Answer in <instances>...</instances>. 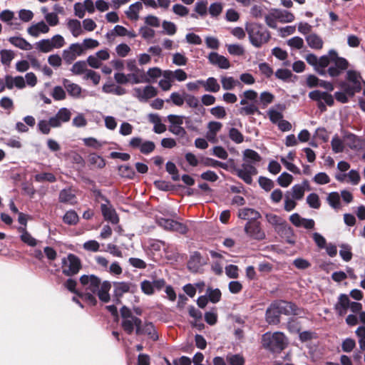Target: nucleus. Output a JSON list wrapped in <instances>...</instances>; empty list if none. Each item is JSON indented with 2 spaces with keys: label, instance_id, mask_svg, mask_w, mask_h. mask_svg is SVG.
Returning a JSON list of instances; mask_svg holds the SVG:
<instances>
[{
  "label": "nucleus",
  "instance_id": "6ab92c4d",
  "mask_svg": "<svg viewBox=\"0 0 365 365\" xmlns=\"http://www.w3.org/2000/svg\"><path fill=\"white\" fill-rule=\"evenodd\" d=\"M135 333L138 335H147L148 338L153 341H157L158 339V334L154 325L151 322H145L143 324L141 323L140 325L138 327V329H136Z\"/></svg>",
  "mask_w": 365,
  "mask_h": 365
},
{
  "label": "nucleus",
  "instance_id": "2eb2a0df",
  "mask_svg": "<svg viewBox=\"0 0 365 365\" xmlns=\"http://www.w3.org/2000/svg\"><path fill=\"white\" fill-rule=\"evenodd\" d=\"M129 146L132 148H138L141 153L148 155L155 148V145L153 141L143 140L140 137H133L129 141Z\"/></svg>",
  "mask_w": 365,
  "mask_h": 365
},
{
  "label": "nucleus",
  "instance_id": "603ef678",
  "mask_svg": "<svg viewBox=\"0 0 365 365\" xmlns=\"http://www.w3.org/2000/svg\"><path fill=\"white\" fill-rule=\"evenodd\" d=\"M289 192V195L292 196L294 199L300 200L303 198L305 191L303 190L302 186L299 185V184H296Z\"/></svg>",
  "mask_w": 365,
  "mask_h": 365
},
{
  "label": "nucleus",
  "instance_id": "f3484780",
  "mask_svg": "<svg viewBox=\"0 0 365 365\" xmlns=\"http://www.w3.org/2000/svg\"><path fill=\"white\" fill-rule=\"evenodd\" d=\"M331 66L326 69L327 74L331 77H337L340 76L349 67V62L344 58H337L333 62H331Z\"/></svg>",
  "mask_w": 365,
  "mask_h": 365
},
{
  "label": "nucleus",
  "instance_id": "1a4fd4ad",
  "mask_svg": "<svg viewBox=\"0 0 365 365\" xmlns=\"http://www.w3.org/2000/svg\"><path fill=\"white\" fill-rule=\"evenodd\" d=\"M309 97L312 101L317 102V107L321 112H324L327 110V106H332L334 103L333 96L325 91H312L309 93Z\"/></svg>",
  "mask_w": 365,
  "mask_h": 365
},
{
  "label": "nucleus",
  "instance_id": "e2e57ef3",
  "mask_svg": "<svg viewBox=\"0 0 365 365\" xmlns=\"http://www.w3.org/2000/svg\"><path fill=\"white\" fill-rule=\"evenodd\" d=\"M206 294L209 300L212 303H217L220 300L221 292L219 289H212L209 287L207 289Z\"/></svg>",
  "mask_w": 365,
  "mask_h": 365
},
{
  "label": "nucleus",
  "instance_id": "3c124183",
  "mask_svg": "<svg viewBox=\"0 0 365 365\" xmlns=\"http://www.w3.org/2000/svg\"><path fill=\"white\" fill-rule=\"evenodd\" d=\"M2 64L9 66L14 59L15 54L11 50L3 49L0 51Z\"/></svg>",
  "mask_w": 365,
  "mask_h": 365
},
{
  "label": "nucleus",
  "instance_id": "338daca9",
  "mask_svg": "<svg viewBox=\"0 0 365 365\" xmlns=\"http://www.w3.org/2000/svg\"><path fill=\"white\" fill-rule=\"evenodd\" d=\"M313 181L317 185H325L330 182V178L326 173L321 172L315 175Z\"/></svg>",
  "mask_w": 365,
  "mask_h": 365
},
{
  "label": "nucleus",
  "instance_id": "a19ab883",
  "mask_svg": "<svg viewBox=\"0 0 365 365\" xmlns=\"http://www.w3.org/2000/svg\"><path fill=\"white\" fill-rule=\"evenodd\" d=\"M141 9L142 4L140 2H135L130 5L125 14L129 19L137 20L138 19V12Z\"/></svg>",
  "mask_w": 365,
  "mask_h": 365
},
{
  "label": "nucleus",
  "instance_id": "20e7f679",
  "mask_svg": "<svg viewBox=\"0 0 365 365\" xmlns=\"http://www.w3.org/2000/svg\"><path fill=\"white\" fill-rule=\"evenodd\" d=\"M287 344V337L280 331L266 332L262 336V346L272 352H280L286 348Z\"/></svg>",
  "mask_w": 365,
  "mask_h": 365
},
{
  "label": "nucleus",
  "instance_id": "6e6d98bb",
  "mask_svg": "<svg viewBox=\"0 0 365 365\" xmlns=\"http://www.w3.org/2000/svg\"><path fill=\"white\" fill-rule=\"evenodd\" d=\"M293 180V177L292 175L284 172L277 178L278 184L283 187H287Z\"/></svg>",
  "mask_w": 365,
  "mask_h": 365
},
{
  "label": "nucleus",
  "instance_id": "9b49d317",
  "mask_svg": "<svg viewBox=\"0 0 365 365\" xmlns=\"http://www.w3.org/2000/svg\"><path fill=\"white\" fill-rule=\"evenodd\" d=\"M305 60L321 76L327 75L326 68L329 65V56H322L318 58L314 53H309L305 56Z\"/></svg>",
  "mask_w": 365,
  "mask_h": 365
},
{
  "label": "nucleus",
  "instance_id": "6e6552de",
  "mask_svg": "<svg viewBox=\"0 0 365 365\" xmlns=\"http://www.w3.org/2000/svg\"><path fill=\"white\" fill-rule=\"evenodd\" d=\"M65 44L64 38L60 34H56L51 38L42 39L36 42V48L41 52L48 53L53 49L62 48Z\"/></svg>",
  "mask_w": 365,
  "mask_h": 365
},
{
  "label": "nucleus",
  "instance_id": "bf43d9fd",
  "mask_svg": "<svg viewBox=\"0 0 365 365\" xmlns=\"http://www.w3.org/2000/svg\"><path fill=\"white\" fill-rule=\"evenodd\" d=\"M170 101H171L173 103V104L177 106H182L185 102V93H183V95H181L178 92L172 93L170 96V98L165 100V101L168 103L170 102Z\"/></svg>",
  "mask_w": 365,
  "mask_h": 365
},
{
  "label": "nucleus",
  "instance_id": "4468645a",
  "mask_svg": "<svg viewBox=\"0 0 365 365\" xmlns=\"http://www.w3.org/2000/svg\"><path fill=\"white\" fill-rule=\"evenodd\" d=\"M156 223L166 230L175 231L180 234H185L187 231V228L184 224L172 219L157 217Z\"/></svg>",
  "mask_w": 365,
  "mask_h": 365
},
{
  "label": "nucleus",
  "instance_id": "b1692460",
  "mask_svg": "<svg viewBox=\"0 0 365 365\" xmlns=\"http://www.w3.org/2000/svg\"><path fill=\"white\" fill-rule=\"evenodd\" d=\"M141 324V319L135 316H132L129 318L122 319L121 326L123 330L128 334H131L134 329H138Z\"/></svg>",
  "mask_w": 365,
  "mask_h": 365
},
{
  "label": "nucleus",
  "instance_id": "4be33fe9",
  "mask_svg": "<svg viewBox=\"0 0 365 365\" xmlns=\"http://www.w3.org/2000/svg\"><path fill=\"white\" fill-rule=\"evenodd\" d=\"M350 306V299L346 294H341L338 297L337 302L334 305V309L339 316L346 314Z\"/></svg>",
  "mask_w": 365,
  "mask_h": 365
},
{
  "label": "nucleus",
  "instance_id": "9d476101",
  "mask_svg": "<svg viewBox=\"0 0 365 365\" xmlns=\"http://www.w3.org/2000/svg\"><path fill=\"white\" fill-rule=\"evenodd\" d=\"M81 267L80 259L73 254H69L62 259V272L68 277L77 274Z\"/></svg>",
  "mask_w": 365,
  "mask_h": 365
},
{
  "label": "nucleus",
  "instance_id": "c03bdc74",
  "mask_svg": "<svg viewBox=\"0 0 365 365\" xmlns=\"http://www.w3.org/2000/svg\"><path fill=\"white\" fill-rule=\"evenodd\" d=\"M88 70L87 68V63L84 61L76 62L71 68V71L75 75L86 74Z\"/></svg>",
  "mask_w": 365,
  "mask_h": 365
},
{
  "label": "nucleus",
  "instance_id": "864d4df0",
  "mask_svg": "<svg viewBox=\"0 0 365 365\" xmlns=\"http://www.w3.org/2000/svg\"><path fill=\"white\" fill-rule=\"evenodd\" d=\"M63 220L66 224L76 225L78 222V216L74 210H69L64 215Z\"/></svg>",
  "mask_w": 365,
  "mask_h": 365
},
{
  "label": "nucleus",
  "instance_id": "a878e982",
  "mask_svg": "<svg viewBox=\"0 0 365 365\" xmlns=\"http://www.w3.org/2000/svg\"><path fill=\"white\" fill-rule=\"evenodd\" d=\"M48 31L49 27L43 21L34 24L27 29L28 34L34 37H38L40 34H46Z\"/></svg>",
  "mask_w": 365,
  "mask_h": 365
},
{
  "label": "nucleus",
  "instance_id": "cd10ccee",
  "mask_svg": "<svg viewBox=\"0 0 365 365\" xmlns=\"http://www.w3.org/2000/svg\"><path fill=\"white\" fill-rule=\"evenodd\" d=\"M14 19V13L9 9H5L0 13V20L6 23L12 29H19L20 24L13 21Z\"/></svg>",
  "mask_w": 365,
  "mask_h": 365
},
{
  "label": "nucleus",
  "instance_id": "ddd939ff",
  "mask_svg": "<svg viewBox=\"0 0 365 365\" xmlns=\"http://www.w3.org/2000/svg\"><path fill=\"white\" fill-rule=\"evenodd\" d=\"M254 165L244 161L241 168H235L237 175L248 185L252 182V175L257 173V170Z\"/></svg>",
  "mask_w": 365,
  "mask_h": 365
},
{
  "label": "nucleus",
  "instance_id": "423d86ee",
  "mask_svg": "<svg viewBox=\"0 0 365 365\" xmlns=\"http://www.w3.org/2000/svg\"><path fill=\"white\" fill-rule=\"evenodd\" d=\"M265 218L281 237L285 238L289 243H293L291 238L294 235V232L285 220L272 213L266 214Z\"/></svg>",
  "mask_w": 365,
  "mask_h": 365
},
{
  "label": "nucleus",
  "instance_id": "7ed1b4c3",
  "mask_svg": "<svg viewBox=\"0 0 365 365\" xmlns=\"http://www.w3.org/2000/svg\"><path fill=\"white\" fill-rule=\"evenodd\" d=\"M245 31L248 34L250 43L255 48L262 47L271 38L270 32L261 24L247 23Z\"/></svg>",
  "mask_w": 365,
  "mask_h": 365
},
{
  "label": "nucleus",
  "instance_id": "0eeeda50",
  "mask_svg": "<svg viewBox=\"0 0 365 365\" xmlns=\"http://www.w3.org/2000/svg\"><path fill=\"white\" fill-rule=\"evenodd\" d=\"M258 94L253 90L245 91L242 95V99L240 102L243 106L239 109V113L244 115H251L259 113L257 106L258 102Z\"/></svg>",
  "mask_w": 365,
  "mask_h": 365
},
{
  "label": "nucleus",
  "instance_id": "4c0bfd02",
  "mask_svg": "<svg viewBox=\"0 0 365 365\" xmlns=\"http://www.w3.org/2000/svg\"><path fill=\"white\" fill-rule=\"evenodd\" d=\"M222 124L217 121H211L207 125L208 132L207 138L209 140H212L215 138L216 134L220 130Z\"/></svg>",
  "mask_w": 365,
  "mask_h": 365
},
{
  "label": "nucleus",
  "instance_id": "f704fd0d",
  "mask_svg": "<svg viewBox=\"0 0 365 365\" xmlns=\"http://www.w3.org/2000/svg\"><path fill=\"white\" fill-rule=\"evenodd\" d=\"M18 231L21 233L20 238L24 243L30 247H35L37 245L38 240L31 236L25 227H19Z\"/></svg>",
  "mask_w": 365,
  "mask_h": 365
},
{
  "label": "nucleus",
  "instance_id": "69168bd1",
  "mask_svg": "<svg viewBox=\"0 0 365 365\" xmlns=\"http://www.w3.org/2000/svg\"><path fill=\"white\" fill-rule=\"evenodd\" d=\"M139 34L143 38L149 40L155 36V31L153 29L144 26L140 28Z\"/></svg>",
  "mask_w": 365,
  "mask_h": 365
},
{
  "label": "nucleus",
  "instance_id": "72a5a7b5",
  "mask_svg": "<svg viewBox=\"0 0 365 365\" xmlns=\"http://www.w3.org/2000/svg\"><path fill=\"white\" fill-rule=\"evenodd\" d=\"M200 83L201 86H202L207 92L217 93L220 89V86L217 79L213 77H210L205 81L202 80Z\"/></svg>",
  "mask_w": 365,
  "mask_h": 365
},
{
  "label": "nucleus",
  "instance_id": "37998d69",
  "mask_svg": "<svg viewBox=\"0 0 365 365\" xmlns=\"http://www.w3.org/2000/svg\"><path fill=\"white\" fill-rule=\"evenodd\" d=\"M327 202L334 209L338 210L341 207L340 195L337 192H330L327 197Z\"/></svg>",
  "mask_w": 365,
  "mask_h": 365
},
{
  "label": "nucleus",
  "instance_id": "de8ad7c7",
  "mask_svg": "<svg viewBox=\"0 0 365 365\" xmlns=\"http://www.w3.org/2000/svg\"><path fill=\"white\" fill-rule=\"evenodd\" d=\"M331 148L334 153H342L344 149V145L341 139L337 135H335L331 140Z\"/></svg>",
  "mask_w": 365,
  "mask_h": 365
},
{
  "label": "nucleus",
  "instance_id": "58836bf2",
  "mask_svg": "<svg viewBox=\"0 0 365 365\" xmlns=\"http://www.w3.org/2000/svg\"><path fill=\"white\" fill-rule=\"evenodd\" d=\"M243 160L245 162L256 164L261 160V156L254 150L246 149L243 152Z\"/></svg>",
  "mask_w": 365,
  "mask_h": 365
},
{
  "label": "nucleus",
  "instance_id": "5701e85b",
  "mask_svg": "<svg viewBox=\"0 0 365 365\" xmlns=\"http://www.w3.org/2000/svg\"><path fill=\"white\" fill-rule=\"evenodd\" d=\"M208 60L210 63L217 66L222 69H227L230 66V63L228 59L216 52H211L209 54Z\"/></svg>",
  "mask_w": 365,
  "mask_h": 365
},
{
  "label": "nucleus",
  "instance_id": "5fc2aeb1",
  "mask_svg": "<svg viewBox=\"0 0 365 365\" xmlns=\"http://www.w3.org/2000/svg\"><path fill=\"white\" fill-rule=\"evenodd\" d=\"M307 203L310 207L314 209H319L321 206L319 195L314 192L310 193L307 195Z\"/></svg>",
  "mask_w": 365,
  "mask_h": 365
},
{
  "label": "nucleus",
  "instance_id": "f257e3e1",
  "mask_svg": "<svg viewBox=\"0 0 365 365\" xmlns=\"http://www.w3.org/2000/svg\"><path fill=\"white\" fill-rule=\"evenodd\" d=\"M80 283L82 286L83 292L78 296L88 302L91 305H96L97 299L96 294L99 299L105 303L110 301L109 291L111 284L108 281L101 283L99 277L94 274L83 275L80 277Z\"/></svg>",
  "mask_w": 365,
  "mask_h": 365
},
{
  "label": "nucleus",
  "instance_id": "774afa93",
  "mask_svg": "<svg viewBox=\"0 0 365 365\" xmlns=\"http://www.w3.org/2000/svg\"><path fill=\"white\" fill-rule=\"evenodd\" d=\"M162 26L165 33L168 35L173 36L176 33L177 27L173 22L163 21L162 23Z\"/></svg>",
  "mask_w": 365,
  "mask_h": 365
},
{
  "label": "nucleus",
  "instance_id": "e433bc0d",
  "mask_svg": "<svg viewBox=\"0 0 365 365\" xmlns=\"http://www.w3.org/2000/svg\"><path fill=\"white\" fill-rule=\"evenodd\" d=\"M201 260V255L198 252H194L190 255V259L188 261V268L193 272L197 271L199 267L202 265Z\"/></svg>",
  "mask_w": 365,
  "mask_h": 365
},
{
  "label": "nucleus",
  "instance_id": "c756f323",
  "mask_svg": "<svg viewBox=\"0 0 365 365\" xmlns=\"http://www.w3.org/2000/svg\"><path fill=\"white\" fill-rule=\"evenodd\" d=\"M272 9L275 14L274 16L277 18V20L280 23H282V24L291 23L295 19L294 15L292 12H290L287 10H283V9Z\"/></svg>",
  "mask_w": 365,
  "mask_h": 365
},
{
  "label": "nucleus",
  "instance_id": "c9c22d12",
  "mask_svg": "<svg viewBox=\"0 0 365 365\" xmlns=\"http://www.w3.org/2000/svg\"><path fill=\"white\" fill-rule=\"evenodd\" d=\"M9 41L14 46L24 50L29 51L32 48V46L26 39L19 36H13L9 38Z\"/></svg>",
  "mask_w": 365,
  "mask_h": 365
},
{
  "label": "nucleus",
  "instance_id": "f03ea898",
  "mask_svg": "<svg viewBox=\"0 0 365 365\" xmlns=\"http://www.w3.org/2000/svg\"><path fill=\"white\" fill-rule=\"evenodd\" d=\"M297 307L292 302L282 301L272 305L266 311V320L270 324H277L279 322L281 314L285 315L298 314Z\"/></svg>",
  "mask_w": 365,
  "mask_h": 365
},
{
  "label": "nucleus",
  "instance_id": "dca6fc26",
  "mask_svg": "<svg viewBox=\"0 0 365 365\" xmlns=\"http://www.w3.org/2000/svg\"><path fill=\"white\" fill-rule=\"evenodd\" d=\"M84 48L78 43H74L63 51L62 57L67 64H71L78 56L83 54Z\"/></svg>",
  "mask_w": 365,
  "mask_h": 365
},
{
  "label": "nucleus",
  "instance_id": "49530a36",
  "mask_svg": "<svg viewBox=\"0 0 365 365\" xmlns=\"http://www.w3.org/2000/svg\"><path fill=\"white\" fill-rule=\"evenodd\" d=\"M226 361L229 365H245V362L244 357L239 354H227L226 356Z\"/></svg>",
  "mask_w": 365,
  "mask_h": 365
},
{
  "label": "nucleus",
  "instance_id": "393cba45",
  "mask_svg": "<svg viewBox=\"0 0 365 365\" xmlns=\"http://www.w3.org/2000/svg\"><path fill=\"white\" fill-rule=\"evenodd\" d=\"M114 287V297L116 303H119L120 298L125 294L129 292L130 284L125 282H115L113 283Z\"/></svg>",
  "mask_w": 365,
  "mask_h": 365
},
{
  "label": "nucleus",
  "instance_id": "473e14b6",
  "mask_svg": "<svg viewBox=\"0 0 365 365\" xmlns=\"http://www.w3.org/2000/svg\"><path fill=\"white\" fill-rule=\"evenodd\" d=\"M59 201L63 203L74 205L76 197L71 188L63 189L59 193Z\"/></svg>",
  "mask_w": 365,
  "mask_h": 365
},
{
  "label": "nucleus",
  "instance_id": "8fccbe9b",
  "mask_svg": "<svg viewBox=\"0 0 365 365\" xmlns=\"http://www.w3.org/2000/svg\"><path fill=\"white\" fill-rule=\"evenodd\" d=\"M34 179L38 182H53L56 180V176L51 173H41L36 174Z\"/></svg>",
  "mask_w": 365,
  "mask_h": 365
},
{
  "label": "nucleus",
  "instance_id": "2f4dec72",
  "mask_svg": "<svg viewBox=\"0 0 365 365\" xmlns=\"http://www.w3.org/2000/svg\"><path fill=\"white\" fill-rule=\"evenodd\" d=\"M149 121L154 125L153 131L155 133H163L166 130V126L161 122V118L158 114L150 113L148 115Z\"/></svg>",
  "mask_w": 365,
  "mask_h": 365
},
{
  "label": "nucleus",
  "instance_id": "aec40b11",
  "mask_svg": "<svg viewBox=\"0 0 365 365\" xmlns=\"http://www.w3.org/2000/svg\"><path fill=\"white\" fill-rule=\"evenodd\" d=\"M101 210L104 219L116 225L119 222V217L112 205L108 203H103L101 205Z\"/></svg>",
  "mask_w": 365,
  "mask_h": 365
},
{
  "label": "nucleus",
  "instance_id": "412c9836",
  "mask_svg": "<svg viewBox=\"0 0 365 365\" xmlns=\"http://www.w3.org/2000/svg\"><path fill=\"white\" fill-rule=\"evenodd\" d=\"M185 102L188 107L195 110V114L203 115L205 113V109L195 96L185 93Z\"/></svg>",
  "mask_w": 365,
  "mask_h": 365
},
{
  "label": "nucleus",
  "instance_id": "13d9d810",
  "mask_svg": "<svg viewBox=\"0 0 365 365\" xmlns=\"http://www.w3.org/2000/svg\"><path fill=\"white\" fill-rule=\"evenodd\" d=\"M238 82L231 76L221 78V83L224 90H232Z\"/></svg>",
  "mask_w": 365,
  "mask_h": 365
},
{
  "label": "nucleus",
  "instance_id": "f8f14e48",
  "mask_svg": "<svg viewBox=\"0 0 365 365\" xmlns=\"http://www.w3.org/2000/svg\"><path fill=\"white\" fill-rule=\"evenodd\" d=\"M244 230L246 235L252 240L260 241L265 239V232L257 220L247 222Z\"/></svg>",
  "mask_w": 365,
  "mask_h": 365
},
{
  "label": "nucleus",
  "instance_id": "39448f33",
  "mask_svg": "<svg viewBox=\"0 0 365 365\" xmlns=\"http://www.w3.org/2000/svg\"><path fill=\"white\" fill-rule=\"evenodd\" d=\"M346 79V81H341L339 86L349 97H353L355 93L360 92L362 89V83L365 84L360 73L355 70H348Z\"/></svg>",
  "mask_w": 365,
  "mask_h": 365
},
{
  "label": "nucleus",
  "instance_id": "052dcab7",
  "mask_svg": "<svg viewBox=\"0 0 365 365\" xmlns=\"http://www.w3.org/2000/svg\"><path fill=\"white\" fill-rule=\"evenodd\" d=\"M296 200H297L294 199L292 196L289 195V192H287L284 195V210L287 212L293 210L297 206Z\"/></svg>",
  "mask_w": 365,
  "mask_h": 365
},
{
  "label": "nucleus",
  "instance_id": "7c9ffc66",
  "mask_svg": "<svg viewBox=\"0 0 365 365\" xmlns=\"http://www.w3.org/2000/svg\"><path fill=\"white\" fill-rule=\"evenodd\" d=\"M238 217L242 220H257L261 217L260 213L252 208H243L239 210Z\"/></svg>",
  "mask_w": 365,
  "mask_h": 365
},
{
  "label": "nucleus",
  "instance_id": "a18cd8bd",
  "mask_svg": "<svg viewBox=\"0 0 365 365\" xmlns=\"http://www.w3.org/2000/svg\"><path fill=\"white\" fill-rule=\"evenodd\" d=\"M339 255L345 262H349L352 258L351 247L348 244L340 245Z\"/></svg>",
  "mask_w": 365,
  "mask_h": 365
},
{
  "label": "nucleus",
  "instance_id": "4d7b16f0",
  "mask_svg": "<svg viewBox=\"0 0 365 365\" xmlns=\"http://www.w3.org/2000/svg\"><path fill=\"white\" fill-rule=\"evenodd\" d=\"M287 44L294 49L299 50L304 47V40L299 36H294L287 41Z\"/></svg>",
  "mask_w": 365,
  "mask_h": 365
},
{
  "label": "nucleus",
  "instance_id": "09e8293b",
  "mask_svg": "<svg viewBox=\"0 0 365 365\" xmlns=\"http://www.w3.org/2000/svg\"><path fill=\"white\" fill-rule=\"evenodd\" d=\"M88 161L91 165H93L98 168H102L106 165L104 159L96 153H91L89 155Z\"/></svg>",
  "mask_w": 365,
  "mask_h": 365
},
{
  "label": "nucleus",
  "instance_id": "0e129e2a",
  "mask_svg": "<svg viewBox=\"0 0 365 365\" xmlns=\"http://www.w3.org/2000/svg\"><path fill=\"white\" fill-rule=\"evenodd\" d=\"M207 2L206 1H197L194 11L199 14L200 16H205L207 14Z\"/></svg>",
  "mask_w": 365,
  "mask_h": 365
},
{
  "label": "nucleus",
  "instance_id": "bb28decb",
  "mask_svg": "<svg viewBox=\"0 0 365 365\" xmlns=\"http://www.w3.org/2000/svg\"><path fill=\"white\" fill-rule=\"evenodd\" d=\"M63 86L68 92V95L74 98H81L82 89L76 83H72L70 80L64 78L63 80Z\"/></svg>",
  "mask_w": 365,
  "mask_h": 365
},
{
  "label": "nucleus",
  "instance_id": "79ce46f5",
  "mask_svg": "<svg viewBox=\"0 0 365 365\" xmlns=\"http://www.w3.org/2000/svg\"><path fill=\"white\" fill-rule=\"evenodd\" d=\"M346 143L349 148L353 150L359 149L361 143L359 138L352 133H349L344 137Z\"/></svg>",
  "mask_w": 365,
  "mask_h": 365
},
{
  "label": "nucleus",
  "instance_id": "a211bd4d",
  "mask_svg": "<svg viewBox=\"0 0 365 365\" xmlns=\"http://www.w3.org/2000/svg\"><path fill=\"white\" fill-rule=\"evenodd\" d=\"M134 96L141 102H145L157 95L156 89L152 86H146L143 88H135Z\"/></svg>",
  "mask_w": 365,
  "mask_h": 365
},
{
  "label": "nucleus",
  "instance_id": "c85d7f7f",
  "mask_svg": "<svg viewBox=\"0 0 365 365\" xmlns=\"http://www.w3.org/2000/svg\"><path fill=\"white\" fill-rule=\"evenodd\" d=\"M305 40L308 46L314 50H320L322 48L324 41L322 38L317 34H309L305 36Z\"/></svg>",
  "mask_w": 365,
  "mask_h": 365
},
{
  "label": "nucleus",
  "instance_id": "ea45409f",
  "mask_svg": "<svg viewBox=\"0 0 365 365\" xmlns=\"http://www.w3.org/2000/svg\"><path fill=\"white\" fill-rule=\"evenodd\" d=\"M67 26L74 37H78L83 34L81 21L77 19L69 20Z\"/></svg>",
  "mask_w": 365,
  "mask_h": 365
},
{
  "label": "nucleus",
  "instance_id": "680f3d73",
  "mask_svg": "<svg viewBox=\"0 0 365 365\" xmlns=\"http://www.w3.org/2000/svg\"><path fill=\"white\" fill-rule=\"evenodd\" d=\"M229 137L233 142L237 144L242 143L244 140L243 135L235 128H232L230 129Z\"/></svg>",
  "mask_w": 365,
  "mask_h": 365
}]
</instances>
